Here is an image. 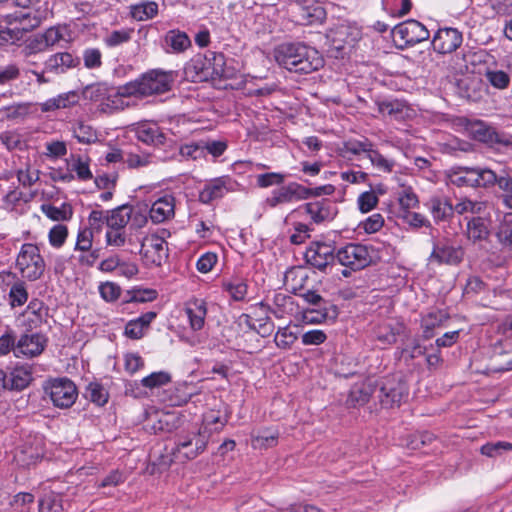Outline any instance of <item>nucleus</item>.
<instances>
[{
    "instance_id": "c03bdc74",
    "label": "nucleus",
    "mask_w": 512,
    "mask_h": 512,
    "mask_svg": "<svg viewBox=\"0 0 512 512\" xmlns=\"http://www.w3.org/2000/svg\"><path fill=\"white\" fill-rule=\"evenodd\" d=\"M133 31L129 29L114 30L108 33L103 41L109 48L118 47L130 41Z\"/></svg>"
},
{
    "instance_id": "f257e3e1",
    "label": "nucleus",
    "mask_w": 512,
    "mask_h": 512,
    "mask_svg": "<svg viewBox=\"0 0 512 512\" xmlns=\"http://www.w3.org/2000/svg\"><path fill=\"white\" fill-rule=\"evenodd\" d=\"M174 72L160 69H152L138 78L125 83L117 88L115 98L119 101L116 107L124 108L129 106L124 103L123 98L135 97L146 98L152 95L163 94L171 90L174 82Z\"/></svg>"
},
{
    "instance_id": "09e8293b",
    "label": "nucleus",
    "mask_w": 512,
    "mask_h": 512,
    "mask_svg": "<svg viewBox=\"0 0 512 512\" xmlns=\"http://www.w3.org/2000/svg\"><path fill=\"white\" fill-rule=\"evenodd\" d=\"M487 81L497 89H505L510 84V76L502 70H488L485 74Z\"/></svg>"
},
{
    "instance_id": "de8ad7c7",
    "label": "nucleus",
    "mask_w": 512,
    "mask_h": 512,
    "mask_svg": "<svg viewBox=\"0 0 512 512\" xmlns=\"http://www.w3.org/2000/svg\"><path fill=\"white\" fill-rule=\"evenodd\" d=\"M434 440V435L429 432H420L407 436L406 446L409 449L417 450L426 445H429Z\"/></svg>"
},
{
    "instance_id": "7ed1b4c3",
    "label": "nucleus",
    "mask_w": 512,
    "mask_h": 512,
    "mask_svg": "<svg viewBox=\"0 0 512 512\" xmlns=\"http://www.w3.org/2000/svg\"><path fill=\"white\" fill-rule=\"evenodd\" d=\"M374 387L375 398L385 409L399 407L408 397V386L400 375H390L380 381H374Z\"/></svg>"
},
{
    "instance_id": "9b49d317",
    "label": "nucleus",
    "mask_w": 512,
    "mask_h": 512,
    "mask_svg": "<svg viewBox=\"0 0 512 512\" xmlns=\"http://www.w3.org/2000/svg\"><path fill=\"white\" fill-rule=\"evenodd\" d=\"M307 193V187L296 182H290L285 186L273 190L271 196H269L265 202L270 208H275L279 205L305 200L307 199Z\"/></svg>"
},
{
    "instance_id": "cd10ccee",
    "label": "nucleus",
    "mask_w": 512,
    "mask_h": 512,
    "mask_svg": "<svg viewBox=\"0 0 512 512\" xmlns=\"http://www.w3.org/2000/svg\"><path fill=\"white\" fill-rule=\"evenodd\" d=\"M490 230L487 224V220L483 217L477 216L472 217L466 226L467 239L473 243L484 241L488 239Z\"/></svg>"
},
{
    "instance_id": "338daca9",
    "label": "nucleus",
    "mask_w": 512,
    "mask_h": 512,
    "mask_svg": "<svg viewBox=\"0 0 512 512\" xmlns=\"http://www.w3.org/2000/svg\"><path fill=\"white\" fill-rule=\"evenodd\" d=\"M383 225L384 218L379 213L371 215L362 223L363 229L369 234L378 232Z\"/></svg>"
},
{
    "instance_id": "e433bc0d",
    "label": "nucleus",
    "mask_w": 512,
    "mask_h": 512,
    "mask_svg": "<svg viewBox=\"0 0 512 512\" xmlns=\"http://www.w3.org/2000/svg\"><path fill=\"white\" fill-rule=\"evenodd\" d=\"M131 16L137 21H146L158 13V4L154 1H144L131 6Z\"/></svg>"
},
{
    "instance_id": "4be33fe9",
    "label": "nucleus",
    "mask_w": 512,
    "mask_h": 512,
    "mask_svg": "<svg viewBox=\"0 0 512 512\" xmlns=\"http://www.w3.org/2000/svg\"><path fill=\"white\" fill-rule=\"evenodd\" d=\"M374 381L369 379L361 384L354 385L346 399L348 407H357L365 405L371 397L375 398Z\"/></svg>"
},
{
    "instance_id": "7c9ffc66",
    "label": "nucleus",
    "mask_w": 512,
    "mask_h": 512,
    "mask_svg": "<svg viewBox=\"0 0 512 512\" xmlns=\"http://www.w3.org/2000/svg\"><path fill=\"white\" fill-rule=\"evenodd\" d=\"M137 137L146 144L159 146L166 141V135L156 125H142L137 130Z\"/></svg>"
},
{
    "instance_id": "79ce46f5",
    "label": "nucleus",
    "mask_w": 512,
    "mask_h": 512,
    "mask_svg": "<svg viewBox=\"0 0 512 512\" xmlns=\"http://www.w3.org/2000/svg\"><path fill=\"white\" fill-rule=\"evenodd\" d=\"M223 287L235 301H243L247 295L248 286L241 279L224 282Z\"/></svg>"
},
{
    "instance_id": "c9c22d12",
    "label": "nucleus",
    "mask_w": 512,
    "mask_h": 512,
    "mask_svg": "<svg viewBox=\"0 0 512 512\" xmlns=\"http://www.w3.org/2000/svg\"><path fill=\"white\" fill-rule=\"evenodd\" d=\"M41 210L53 221H67L73 215L72 206L68 203H62L59 207L51 204H43Z\"/></svg>"
},
{
    "instance_id": "9d476101",
    "label": "nucleus",
    "mask_w": 512,
    "mask_h": 512,
    "mask_svg": "<svg viewBox=\"0 0 512 512\" xmlns=\"http://www.w3.org/2000/svg\"><path fill=\"white\" fill-rule=\"evenodd\" d=\"M336 259L342 266L348 267L353 271L367 267L372 261L368 248L365 245L356 243H350L340 248L336 253Z\"/></svg>"
},
{
    "instance_id": "052dcab7",
    "label": "nucleus",
    "mask_w": 512,
    "mask_h": 512,
    "mask_svg": "<svg viewBox=\"0 0 512 512\" xmlns=\"http://www.w3.org/2000/svg\"><path fill=\"white\" fill-rule=\"evenodd\" d=\"M9 296L13 306H21L28 299V293L22 283L14 284L10 289Z\"/></svg>"
},
{
    "instance_id": "2f4dec72",
    "label": "nucleus",
    "mask_w": 512,
    "mask_h": 512,
    "mask_svg": "<svg viewBox=\"0 0 512 512\" xmlns=\"http://www.w3.org/2000/svg\"><path fill=\"white\" fill-rule=\"evenodd\" d=\"M337 316L338 309L335 305H329L323 309H308L304 312V319L311 324H320L328 320L334 321Z\"/></svg>"
},
{
    "instance_id": "0e129e2a",
    "label": "nucleus",
    "mask_w": 512,
    "mask_h": 512,
    "mask_svg": "<svg viewBox=\"0 0 512 512\" xmlns=\"http://www.w3.org/2000/svg\"><path fill=\"white\" fill-rule=\"evenodd\" d=\"M403 218L406 223L414 228L431 227L430 221L425 216L417 212L405 211Z\"/></svg>"
},
{
    "instance_id": "69168bd1",
    "label": "nucleus",
    "mask_w": 512,
    "mask_h": 512,
    "mask_svg": "<svg viewBox=\"0 0 512 512\" xmlns=\"http://www.w3.org/2000/svg\"><path fill=\"white\" fill-rule=\"evenodd\" d=\"M93 241L92 232L88 229L82 230L78 233L75 250L81 252H88L91 250Z\"/></svg>"
},
{
    "instance_id": "f704fd0d",
    "label": "nucleus",
    "mask_w": 512,
    "mask_h": 512,
    "mask_svg": "<svg viewBox=\"0 0 512 512\" xmlns=\"http://www.w3.org/2000/svg\"><path fill=\"white\" fill-rule=\"evenodd\" d=\"M371 147H374V144L367 138L363 139H350L343 143L342 152L344 156L348 154H352L355 156H367Z\"/></svg>"
},
{
    "instance_id": "a18cd8bd",
    "label": "nucleus",
    "mask_w": 512,
    "mask_h": 512,
    "mask_svg": "<svg viewBox=\"0 0 512 512\" xmlns=\"http://www.w3.org/2000/svg\"><path fill=\"white\" fill-rule=\"evenodd\" d=\"M402 330V325H397L396 327H392L389 324L382 325L378 328L376 336L381 343L385 345H391L396 342L397 335H399Z\"/></svg>"
},
{
    "instance_id": "423d86ee",
    "label": "nucleus",
    "mask_w": 512,
    "mask_h": 512,
    "mask_svg": "<svg viewBox=\"0 0 512 512\" xmlns=\"http://www.w3.org/2000/svg\"><path fill=\"white\" fill-rule=\"evenodd\" d=\"M45 393L54 406L66 409L71 407L78 396L76 385L68 378H57L44 386Z\"/></svg>"
},
{
    "instance_id": "1a4fd4ad",
    "label": "nucleus",
    "mask_w": 512,
    "mask_h": 512,
    "mask_svg": "<svg viewBox=\"0 0 512 512\" xmlns=\"http://www.w3.org/2000/svg\"><path fill=\"white\" fill-rule=\"evenodd\" d=\"M392 36L396 42H400V47H404L427 40L430 33L422 23L409 19L396 25L392 29Z\"/></svg>"
},
{
    "instance_id": "dca6fc26",
    "label": "nucleus",
    "mask_w": 512,
    "mask_h": 512,
    "mask_svg": "<svg viewBox=\"0 0 512 512\" xmlns=\"http://www.w3.org/2000/svg\"><path fill=\"white\" fill-rule=\"evenodd\" d=\"M32 366L29 364L16 365L5 372V387L10 391H22L32 382Z\"/></svg>"
},
{
    "instance_id": "e2e57ef3",
    "label": "nucleus",
    "mask_w": 512,
    "mask_h": 512,
    "mask_svg": "<svg viewBox=\"0 0 512 512\" xmlns=\"http://www.w3.org/2000/svg\"><path fill=\"white\" fill-rule=\"evenodd\" d=\"M21 40L18 35V31L13 28L11 25H7L6 27L0 26V45H13L17 41Z\"/></svg>"
},
{
    "instance_id": "393cba45",
    "label": "nucleus",
    "mask_w": 512,
    "mask_h": 512,
    "mask_svg": "<svg viewBox=\"0 0 512 512\" xmlns=\"http://www.w3.org/2000/svg\"><path fill=\"white\" fill-rule=\"evenodd\" d=\"M174 198L166 195L156 200L150 209V218L154 223H162L174 215Z\"/></svg>"
},
{
    "instance_id": "412c9836",
    "label": "nucleus",
    "mask_w": 512,
    "mask_h": 512,
    "mask_svg": "<svg viewBox=\"0 0 512 512\" xmlns=\"http://www.w3.org/2000/svg\"><path fill=\"white\" fill-rule=\"evenodd\" d=\"M306 213L314 223L329 221L337 214L335 205L329 199H321L304 205Z\"/></svg>"
},
{
    "instance_id": "473e14b6",
    "label": "nucleus",
    "mask_w": 512,
    "mask_h": 512,
    "mask_svg": "<svg viewBox=\"0 0 512 512\" xmlns=\"http://www.w3.org/2000/svg\"><path fill=\"white\" fill-rule=\"evenodd\" d=\"M425 351V347L420 344L417 338L407 336L402 343L399 353L400 358L404 359L405 362H409L410 360L424 355Z\"/></svg>"
},
{
    "instance_id": "a878e982",
    "label": "nucleus",
    "mask_w": 512,
    "mask_h": 512,
    "mask_svg": "<svg viewBox=\"0 0 512 512\" xmlns=\"http://www.w3.org/2000/svg\"><path fill=\"white\" fill-rule=\"evenodd\" d=\"M185 312L193 330L197 331L203 328L207 314L206 303L204 300L195 299L188 302L186 304Z\"/></svg>"
},
{
    "instance_id": "37998d69",
    "label": "nucleus",
    "mask_w": 512,
    "mask_h": 512,
    "mask_svg": "<svg viewBox=\"0 0 512 512\" xmlns=\"http://www.w3.org/2000/svg\"><path fill=\"white\" fill-rule=\"evenodd\" d=\"M366 158L370 160L375 168L385 173H390L394 167V162L384 157L378 150L374 149V147H371Z\"/></svg>"
},
{
    "instance_id": "bf43d9fd",
    "label": "nucleus",
    "mask_w": 512,
    "mask_h": 512,
    "mask_svg": "<svg viewBox=\"0 0 512 512\" xmlns=\"http://www.w3.org/2000/svg\"><path fill=\"white\" fill-rule=\"evenodd\" d=\"M154 156L150 154H129L126 163L129 168L146 167L154 163Z\"/></svg>"
},
{
    "instance_id": "a211bd4d",
    "label": "nucleus",
    "mask_w": 512,
    "mask_h": 512,
    "mask_svg": "<svg viewBox=\"0 0 512 512\" xmlns=\"http://www.w3.org/2000/svg\"><path fill=\"white\" fill-rule=\"evenodd\" d=\"M47 343L44 335L39 333L22 335L14 348L16 356L20 354L26 357H35L40 355Z\"/></svg>"
},
{
    "instance_id": "13d9d810",
    "label": "nucleus",
    "mask_w": 512,
    "mask_h": 512,
    "mask_svg": "<svg viewBox=\"0 0 512 512\" xmlns=\"http://www.w3.org/2000/svg\"><path fill=\"white\" fill-rule=\"evenodd\" d=\"M285 176L281 173L270 172L260 174L257 176V185L261 188H267L272 185H279L283 183Z\"/></svg>"
},
{
    "instance_id": "3c124183",
    "label": "nucleus",
    "mask_w": 512,
    "mask_h": 512,
    "mask_svg": "<svg viewBox=\"0 0 512 512\" xmlns=\"http://www.w3.org/2000/svg\"><path fill=\"white\" fill-rule=\"evenodd\" d=\"M512 215L509 214L500 223L497 231V237L499 241L509 247H512V219H509Z\"/></svg>"
},
{
    "instance_id": "4468645a",
    "label": "nucleus",
    "mask_w": 512,
    "mask_h": 512,
    "mask_svg": "<svg viewBox=\"0 0 512 512\" xmlns=\"http://www.w3.org/2000/svg\"><path fill=\"white\" fill-rule=\"evenodd\" d=\"M463 42V36L455 28L439 29L433 37V49L440 54L454 52Z\"/></svg>"
},
{
    "instance_id": "603ef678",
    "label": "nucleus",
    "mask_w": 512,
    "mask_h": 512,
    "mask_svg": "<svg viewBox=\"0 0 512 512\" xmlns=\"http://www.w3.org/2000/svg\"><path fill=\"white\" fill-rule=\"evenodd\" d=\"M512 450V444L499 441L496 443H487L481 447V453L488 457H496L502 454V451Z\"/></svg>"
},
{
    "instance_id": "c85d7f7f",
    "label": "nucleus",
    "mask_w": 512,
    "mask_h": 512,
    "mask_svg": "<svg viewBox=\"0 0 512 512\" xmlns=\"http://www.w3.org/2000/svg\"><path fill=\"white\" fill-rule=\"evenodd\" d=\"M279 431L273 428L260 429L251 435V445L254 449H267L278 444Z\"/></svg>"
},
{
    "instance_id": "a19ab883",
    "label": "nucleus",
    "mask_w": 512,
    "mask_h": 512,
    "mask_svg": "<svg viewBox=\"0 0 512 512\" xmlns=\"http://www.w3.org/2000/svg\"><path fill=\"white\" fill-rule=\"evenodd\" d=\"M62 497L56 493H48L39 500V512H61Z\"/></svg>"
},
{
    "instance_id": "72a5a7b5",
    "label": "nucleus",
    "mask_w": 512,
    "mask_h": 512,
    "mask_svg": "<svg viewBox=\"0 0 512 512\" xmlns=\"http://www.w3.org/2000/svg\"><path fill=\"white\" fill-rule=\"evenodd\" d=\"M447 319L448 315L441 310L431 311L425 315L421 321L424 337H432L434 328L441 326Z\"/></svg>"
},
{
    "instance_id": "6e6552de",
    "label": "nucleus",
    "mask_w": 512,
    "mask_h": 512,
    "mask_svg": "<svg viewBox=\"0 0 512 512\" xmlns=\"http://www.w3.org/2000/svg\"><path fill=\"white\" fill-rule=\"evenodd\" d=\"M464 254L463 247L454 246L449 239L433 240L428 262L430 264L456 266L463 261Z\"/></svg>"
},
{
    "instance_id": "ddd939ff",
    "label": "nucleus",
    "mask_w": 512,
    "mask_h": 512,
    "mask_svg": "<svg viewBox=\"0 0 512 512\" xmlns=\"http://www.w3.org/2000/svg\"><path fill=\"white\" fill-rule=\"evenodd\" d=\"M335 258L334 248L323 242L312 243L305 253L306 262L320 271H324Z\"/></svg>"
},
{
    "instance_id": "8fccbe9b",
    "label": "nucleus",
    "mask_w": 512,
    "mask_h": 512,
    "mask_svg": "<svg viewBox=\"0 0 512 512\" xmlns=\"http://www.w3.org/2000/svg\"><path fill=\"white\" fill-rule=\"evenodd\" d=\"M171 381V376L163 371L154 372L144 377L141 383L144 387L153 389L168 384Z\"/></svg>"
},
{
    "instance_id": "6e6d98bb",
    "label": "nucleus",
    "mask_w": 512,
    "mask_h": 512,
    "mask_svg": "<svg viewBox=\"0 0 512 512\" xmlns=\"http://www.w3.org/2000/svg\"><path fill=\"white\" fill-rule=\"evenodd\" d=\"M83 60L86 68H99L102 65V54L97 48H88L83 53Z\"/></svg>"
},
{
    "instance_id": "58836bf2",
    "label": "nucleus",
    "mask_w": 512,
    "mask_h": 512,
    "mask_svg": "<svg viewBox=\"0 0 512 512\" xmlns=\"http://www.w3.org/2000/svg\"><path fill=\"white\" fill-rule=\"evenodd\" d=\"M47 46L44 42V38L41 33L30 37L22 49V54L26 58L27 63H32L29 58L40 52L47 50Z\"/></svg>"
},
{
    "instance_id": "49530a36",
    "label": "nucleus",
    "mask_w": 512,
    "mask_h": 512,
    "mask_svg": "<svg viewBox=\"0 0 512 512\" xmlns=\"http://www.w3.org/2000/svg\"><path fill=\"white\" fill-rule=\"evenodd\" d=\"M486 209V202L463 199L455 205V212L462 215L465 213L481 214Z\"/></svg>"
},
{
    "instance_id": "864d4df0",
    "label": "nucleus",
    "mask_w": 512,
    "mask_h": 512,
    "mask_svg": "<svg viewBox=\"0 0 512 512\" xmlns=\"http://www.w3.org/2000/svg\"><path fill=\"white\" fill-rule=\"evenodd\" d=\"M68 235V229L65 225H55L49 232V242L54 247H61Z\"/></svg>"
},
{
    "instance_id": "f3484780",
    "label": "nucleus",
    "mask_w": 512,
    "mask_h": 512,
    "mask_svg": "<svg viewBox=\"0 0 512 512\" xmlns=\"http://www.w3.org/2000/svg\"><path fill=\"white\" fill-rule=\"evenodd\" d=\"M473 135L478 141L484 142L492 147H512V136L500 133L493 127L485 125L483 122H479L474 125Z\"/></svg>"
},
{
    "instance_id": "20e7f679",
    "label": "nucleus",
    "mask_w": 512,
    "mask_h": 512,
    "mask_svg": "<svg viewBox=\"0 0 512 512\" xmlns=\"http://www.w3.org/2000/svg\"><path fill=\"white\" fill-rule=\"evenodd\" d=\"M16 267L23 278L30 281L39 279L45 271V261L37 245L25 243L16 259Z\"/></svg>"
},
{
    "instance_id": "4d7b16f0",
    "label": "nucleus",
    "mask_w": 512,
    "mask_h": 512,
    "mask_svg": "<svg viewBox=\"0 0 512 512\" xmlns=\"http://www.w3.org/2000/svg\"><path fill=\"white\" fill-rule=\"evenodd\" d=\"M297 337L288 328H281L275 335L274 341L279 348L288 349Z\"/></svg>"
},
{
    "instance_id": "680f3d73",
    "label": "nucleus",
    "mask_w": 512,
    "mask_h": 512,
    "mask_svg": "<svg viewBox=\"0 0 512 512\" xmlns=\"http://www.w3.org/2000/svg\"><path fill=\"white\" fill-rule=\"evenodd\" d=\"M378 203V197L373 191H367L358 197V206L361 212L371 211Z\"/></svg>"
},
{
    "instance_id": "5701e85b",
    "label": "nucleus",
    "mask_w": 512,
    "mask_h": 512,
    "mask_svg": "<svg viewBox=\"0 0 512 512\" xmlns=\"http://www.w3.org/2000/svg\"><path fill=\"white\" fill-rule=\"evenodd\" d=\"M426 206L436 223L450 220L455 212V206L444 197H432Z\"/></svg>"
},
{
    "instance_id": "5fc2aeb1",
    "label": "nucleus",
    "mask_w": 512,
    "mask_h": 512,
    "mask_svg": "<svg viewBox=\"0 0 512 512\" xmlns=\"http://www.w3.org/2000/svg\"><path fill=\"white\" fill-rule=\"evenodd\" d=\"M99 292L101 297L105 301H115L121 294V288L114 282H105L99 286Z\"/></svg>"
},
{
    "instance_id": "aec40b11",
    "label": "nucleus",
    "mask_w": 512,
    "mask_h": 512,
    "mask_svg": "<svg viewBox=\"0 0 512 512\" xmlns=\"http://www.w3.org/2000/svg\"><path fill=\"white\" fill-rule=\"evenodd\" d=\"M463 171L464 179L471 186L490 188L496 185L498 174L489 168L465 167Z\"/></svg>"
},
{
    "instance_id": "2eb2a0df",
    "label": "nucleus",
    "mask_w": 512,
    "mask_h": 512,
    "mask_svg": "<svg viewBox=\"0 0 512 512\" xmlns=\"http://www.w3.org/2000/svg\"><path fill=\"white\" fill-rule=\"evenodd\" d=\"M168 248L166 241L157 235L146 237L142 243L141 253L147 262L160 266L167 258Z\"/></svg>"
},
{
    "instance_id": "4c0bfd02",
    "label": "nucleus",
    "mask_w": 512,
    "mask_h": 512,
    "mask_svg": "<svg viewBox=\"0 0 512 512\" xmlns=\"http://www.w3.org/2000/svg\"><path fill=\"white\" fill-rule=\"evenodd\" d=\"M74 137L82 144H91L97 141V133L92 126L78 121L72 128Z\"/></svg>"
},
{
    "instance_id": "6ab92c4d",
    "label": "nucleus",
    "mask_w": 512,
    "mask_h": 512,
    "mask_svg": "<svg viewBox=\"0 0 512 512\" xmlns=\"http://www.w3.org/2000/svg\"><path fill=\"white\" fill-rule=\"evenodd\" d=\"M78 57L73 56L69 52L55 53L44 62L45 71L56 75L64 74L69 69L79 65Z\"/></svg>"
},
{
    "instance_id": "0eeeda50",
    "label": "nucleus",
    "mask_w": 512,
    "mask_h": 512,
    "mask_svg": "<svg viewBox=\"0 0 512 512\" xmlns=\"http://www.w3.org/2000/svg\"><path fill=\"white\" fill-rule=\"evenodd\" d=\"M210 434L204 430L180 436L173 449L177 459L192 460L201 454L207 446Z\"/></svg>"
},
{
    "instance_id": "f8f14e48",
    "label": "nucleus",
    "mask_w": 512,
    "mask_h": 512,
    "mask_svg": "<svg viewBox=\"0 0 512 512\" xmlns=\"http://www.w3.org/2000/svg\"><path fill=\"white\" fill-rule=\"evenodd\" d=\"M237 183L229 176H222L207 182L199 193V200L209 204L235 190Z\"/></svg>"
},
{
    "instance_id": "b1692460",
    "label": "nucleus",
    "mask_w": 512,
    "mask_h": 512,
    "mask_svg": "<svg viewBox=\"0 0 512 512\" xmlns=\"http://www.w3.org/2000/svg\"><path fill=\"white\" fill-rule=\"evenodd\" d=\"M379 113L394 120H404L410 116L408 105L400 100H383L376 102Z\"/></svg>"
},
{
    "instance_id": "f03ea898",
    "label": "nucleus",
    "mask_w": 512,
    "mask_h": 512,
    "mask_svg": "<svg viewBox=\"0 0 512 512\" xmlns=\"http://www.w3.org/2000/svg\"><path fill=\"white\" fill-rule=\"evenodd\" d=\"M275 61L290 72L309 74L323 66L319 52L303 43H282L273 51Z\"/></svg>"
},
{
    "instance_id": "c756f323",
    "label": "nucleus",
    "mask_w": 512,
    "mask_h": 512,
    "mask_svg": "<svg viewBox=\"0 0 512 512\" xmlns=\"http://www.w3.org/2000/svg\"><path fill=\"white\" fill-rule=\"evenodd\" d=\"M165 45L169 49L168 51L174 53L184 52L191 46V40L185 32L179 30H170L166 33Z\"/></svg>"
},
{
    "instance_id": "ea45409f",
    "label": "nucleus",
    "mask_w": 512,
    "mask_h": 512,
    "mask_svg": "<svg viewBox=\"0 0 512 512\" xmlns=\"http://www.w3.org/2000/svg\"><path fill=\"white\" fill-rule=\"evenodd\" d=\"M85 397L98 406H103L108 401V392L99 383L92 382L86 387Z\"/></svg>"
},
{
    "instance_id": "bb28decb",
    "label": "nucleus",
    "mask_w": 512,
    "mask_h": 512,
    "mask_svg": "<svg viewBox=\"0 0 512 512\" xmlns=\"http://www.w3.org/2000/svg\"><path fill=\"white\" fill-rule=\"evenodd\" d=\"M133 215V207L124 204L111 211L106 215V224L110 229H124L129 223Z\"/></svg>"
},
{
    "instance_id": "774afa93",
    "label": "nucleus",
    "mask_w": 512,
    "mask_h": 512,
    "mask_svg": "<svg viewBox=\"0 0 512 512\" xmlns=\"http://www.w3.org/2000/svg\"><path fill=\"white\" fill-rule=\"evenodd\" d=\"M123 229H110L106 232V243L109 246L122 247L126 243V236Z\"/></svg>"
},
{
    "instance_id": "39448f33",
    "label": "nucleus",
    "mask_w": 512,
    "mask_h": 512,
    "mask_svg": "<svg viewBox=\"0 0 512 512\" xmlns=\"http://www.w3.org/2000/svg\"><path fill=\"white\" fill-rule=\"evenodd\" d=\"M40 0H15V4L23 9L3 16V22L13 26L22 39L24 35L38 27L41 23L36 11L30 9V5L39 3Z\"/></svg>"
}]
</instances>
